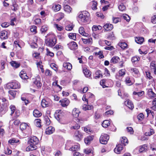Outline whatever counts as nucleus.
Instances as JSON below:
<instances>
[{"label": "nucleus", "mask_w": 156, "mask_h": 156, "mask_svg": "<svg viewBox=\"0 0 156 156\" xmlns=\"http://www.w3.org/2000/svg\"><path fill=\"white\" fill-rule=\"evenodd\" d=\"M83 43L86 44H91L92 43V40L91 38L87 39L82 38Z\"/></svg>", "instance_id": "nucleus-29"}, {"label": "nucleus", "mask_w": 156, "mask_h": 156, "mask_svg": "<svg viewBox=\"0 0 156 156\" xmlns=\"http://www.w3.org/2000/svg\"><path fill=\"white\" fill-rule=\"evenodd\" d=\"M54 25L58 30L61 31L63 30V27L60 25H59L57 24H54Z\"/></svg>", "instance_id": "nucleus-63"}, {"label": "nucleus", "mask_w": 156, "mask_h": 156, "mask_svg": "<svg viewBox=\"0 0 156 156\" xmlns=\"http://www.w3.org/2000/svg\"><path fill=\"white\" fill-rule=\"evenodd\" d=\"M109 138V136L107 134H102L100 138V141L102 144H107Z\"/></svg>", "instance_id": "nucleus-6"}, {"label": "nucleus", "mask_w": 156, "mask_h": 156, "mask_svg": "<svg viewBox=\"0 0 156 156\" xmlns=\"http://www.w3.org/2000/svg\"><path fill=\"white\" fill-rule=\"evenodd\" d=\"M58 15L59 18L58 19V20H60L63 19L64 16V14L62 12H60L58 14Z\"/></svg>", "instance_id": "nucleus-60"}, {"label": "nucleus", "mask_w": 156, "mask_h": 156, "mask_svg": "<svg viewBox=\"0 0 156 156\" xmlns=\"http://www.w3.org/2000/svg\"><path fill=\"white\" fill-rule=\"evenodd\" d=\"M79 33L82 35L87 36L88 34L86 33L84 30V29L83 27H80L79 28Z\"/></svg>", "instance_id": "nucleus-36"}, {"label": "nucleus", "mask_w": 156, "mask_h": 156, "mask_svg": "<svg viewBox=\"0 0 156 156\" xmlns=\"http://www.w3.org/2000/svg\"><path fill=\"white\" fill-rule=\"evenodd\" d=\"M83 72L85 76L87 77H90L91 75L90 71L85 67L83 68Z\"/></svg>", "instance_id": "nucleus-25"}, {"label": "nucleus", "mask_w": 156, "mask_h": 156, "mask_svg": "<svg viewBox=\"0 0 156 156\" xmlns=\"http://www.w3.org/2000/svg\"><path fill=\"white\" fill-rule=\"evenodd\" d=\"M74 137L77 141H80L83 138L82 133L78 131H76L74 133Z\"/></svg>", "instance_id": "nucleus-9"}, {"label": "nucleus", "mask_w": 156, "mask_h": 156, "mask_svg": "<svg viewBox=\"0 0 156 156\" xmlns=\"http://www.w3.org/2000/svg\"><path fill=\"white\" fill-rule=\"evenodd\" d=\"M6 87L8 89H15L20 88V84L17 81L13 82L8 83L6 86Z\"/></svg>", "instance_id": "nucleus-4"}, {"label": "nucleus", "mask_w": 156, "mask_h": 156, "mask_svg": "<svg viewBox=\"0 0 156 156\" xmlns=\"http://www.w3.org/2000/svg\"><path fill=\"white\" fill-rule=\"evenodd\" d=\"M19 75L20 77L23 80L27 79L28 78V77L27 76V74L23 71H21Z\"/></svg>", "instance_id": "nucleus-28"}, {"label": "nucleus", "mask_w": 156, "mask_h": 156, "mask_svg": "<svg viewBox=\"0 0 156 156\" xmlns=\"http://www.w3.org/2000/svg\"><path fill=\"white\" fill-rule=\"evenodd\" d=\"M59 102L61 103V106L63 107H67L70 103L69 100L66 98H64L60 100Z\"/></svg>", "instance_id": "nucleus-8"}, {"label": "nucleus", "mask_w": 156, "mask_h": 156, "mask_svg": "<svg viewBox=\"0 0 156 156\" xmlns=\"http://www.w3.org/2000/svg\"><path fill=\"white\" fill-rule=\"evenodd\" d=\"M9 93L12 98H14L16 97L17 92L15 90H11L9 91Z\"/></svg>", "instance_id": "nucleus-51"}, {"label": "nucleus", "mask_w": 156, "mask_h": 156, "mask_svg": "<svg viewBox=\"0 0 156 156\" xmlns=\"http://www.w3.org/2000/svg\"><path fill=\"white\" fill-rule=\"evenodd\" d=\"M108 38L111 40H113L115 39V36L113 32H111L109 33L108 36Z\"/></svg>", "instance_id": "nucleus-61"}, {"label": "nucleus", "mask_w": 156, "mask_h": 156, "mask_svg": "<svg viewBox=\"0 0 156 156\" xmlns=\"http://www.w3.org/2000/svg\"><path fill=\"white\" fill-rule=\"evenodd\" d=\"M11 65L15 68H17L20 66V62L16 61H12L10 62Z\"/></svg>", "instance_id": "nucleus-19"}, {"label": "nucleus", "mask_w": 156, "mask_h": 156, "mask_svg": "<svg viewBox=\"0 0 156 156\" xmlns=\"http://www.w3.org/2000/svg\"><path fill=\"white\" fill-rule=\"evenodd\" d=\"M41 104L43 107L45 108L48 106L49 103L46 100L43 99L41 101Z\"/></svg>", "instance_id": "nucleus-32"}, {"label": "nucleus", "mask_w": 156, "mask_h": 156, "mask_svg": "<svg viewBox=\"0 0 156 156\" xmlns=\"http://www.w3.org/2000/svg\"><path fill=\"white\" fill-rule=\"evenodd\" d=\"M125 82L129 86L132 85L134 83V81L130 80L129 77H126Z\"/></svg>", "instance_id": "nucleus-30"}, {"label": "nucleus", "mask_w": 156, "mask_h": 156, "mask_svg": "<svg viewBox=\"0 0 156 156\" xmlns=\"http://www.w3.org/2000/svg\"><path fill=\"white\" fill-rule=\"evenodd\" d=\"M121 17L126 20L127 21H129L130 20L129 16L126 14H123L121 16Z\"/></svg>", "instance_id": "nucleus-45"}, {"label": "nucleus", "mask_w": 156, "mask_h": 156, "mask_svg": "<svg viewBox=\"0 0 156 156\" xmlns=\"http://www.w3.org/2000/svg\"><path fill=\"white\" fill-rule=\"evenodd\" d=\"M119 45L122 49H124L127 48V44L125 42H123L119 43Z\"/></svg>", "instance_id": "nucleus-41"}, {"label": "nucleus", "mask_w": 156, "mask_h": 156, "mask_svg": "<svg viewBox=\"0 0 156 156\" xmlns=\"http://www.w3.org/2000/svg\"><path fill=\"white\" fill-rule=\"evenodd\" d=\"M69 37L74 40H76V34L75 33H70L69 34Z\"/></svg>", "instance_id": "nucleus-48"}, {"label": "nucleus", "mask_w": 156, "mask_h": 156, "mask_svg": "<svg viewBox=\"0 0 156 156\" xmlns=\"http://www.w3.org/2000/svg\"><path fill=\"white\" fill-rule=\"evenodd\" d=\"M144 91H142L139 92H136L134 91L133 92V94L134 95H137L139 97L143 96L144 94Z\"/></svg>", "instance_id": "nucleus-49"}, {"label": "nucleus", "mask_w": 156, "mask_h": 156, "mask_svg": "<svg viewBox=\"0 0 156 156\" xmlns=\"http://www.w3.org/2000/svg\"><path fill=\"white\" fill-rule=\"evenodd\" d=\"M147 95L149 98L151 99H153L156 97V94L154 93L152 91V89L148 90L147 93Z\"/></svg>", "instance_id": "nucleus-14"}, {"label": "nucleus", "mask_w": 156, "mask_h": 156, "mask_svg": "<svg viewBox=\"0 0 156 156\" xmlns=\"http://www.w3.org/2000/svg\"><path fill=\"white\" fill-rule=\"evenodd\" d=\"M120 59L118 56H114L112 57L111 60V62L113 63H117L120 61Z\"/></svg>", "instance_id": "nucleus-37"}, {"label": "nucleus", "mask_w": 156, "mask_h": 156, "mask_svg": "<svg viewBox=\"0 0 156 156\" xmlns=\"http://www.w3.org/2000/svg\"><path fill=\"white\" fill-rule=\"evenodd\" d=\"M89 13L87 11H84L79 13L77 20L80 23L83 24L89 20Z\"/></svg>", "instance_id": "nucleus-2"}, {"label": "nucleus", "mask_w": 156, "mask_h": 156, "mask_svg": "<svg viewBox=\"0 0 156 156\" xmlns=\"http://www.w3.org/2000/svg\"><path fill=\"white\" fill-rule=\"evenodd\" d=\"M147 149V146L145 144L140 146L138 148L136 149V150H138L139 152L140 153L145 151Z\"/></svg>", "instance_id": "nucleus-27"}, {"label": "nucleus", "mask_w": 156, "mask_h": 156, "mask_svg": "<svg viewBox=\"0 0 156 156\" xmlns=\"http://www.w3.org/2000/svg\"><path fill=\"white\" fill-rule=\"evenodd\" d=\"M80 113L79 109L76 108H74L72 112V115L75 117L77 118L79 116V114Z\"/></svg>", "instance_id": "nucleus-18"}, {"label": "nucleus", "mask_w": 156, "mask_h": 156, "mask_svg": "<svg viewBox=\"0 0 156 156\" xmlns=\"http://www.w3.org/2000/svg\"><path fill=\"white\" fill-rule=\"evenodd\" d=\"M8 143L11 145H13L14 144H19L20 142L18 139L16 138H12L9 140Z\"/></svg>", "instance_id": "nucleus-15"}, {"label": "nucleus", "mask_w": 156, "mask_h": 156, "mask_svg": "<svg viewBox=\"0 0 156 156\" xmlns=\"http://www.w3.org/2000/svg\"><path fill=\"white\" fill-rule=\"evenodd\" d=\"M130 72L133 75L136 76L139 74V72L138 69L136 68H133L130 69Z\"/></svg>", "instance_id": "nucleus-22"}, {"label": "nucleus", "mask_w": 156, "mask_h": 156, "mask_svg": "<svg viewBox=\"0 0 156 156\" xmlns=\"http://www.w3.org/2000/svg\"><path fill=\"white\" fill-rule=\"evenodd\" d=\"M110 124L109 121L107 120L103 121L102 124V126L104 128L107 127Z\"/></svg>", "instance_id": "nucleus-43"}, {"label": "nucleus", "mask_w": 156, "mask_h": 156, "mask_svg": "<svg viewBox=\"0 0 156 156\" xmlns=\"http://www.w3.org/2000/svg\"><path fill=\"white\" fill-rule=\"evenodd\" d=\"M54 128L50 126L46 128L45 133L47 134H50L54 132Z\"/></svg>", "instance_id": "nucleus-24"}, {"label": "nucleus", "mask_w": 156, "mask_h": 156, "mask_svg": "<svg viewBox=\"0 0 156 156\" xmlns=\"http://www.w3.org/2000/svg\"><path fill=\"white\" fill-rule=\"evenodd\" d=\"M154 133V132L153 129H150L149 132L145 133V135L146 136H150L153 134Z\"/></svg>", "instance_id": "nucleus-47"}, {"label": "nucleus", "mask_w": 156, "mask_h": 156, "mask_svg": "<svg viewBox=\"0 0 156 156\" xmlns=\"http://www.w3.org/2000/svg\"><path fill=\"white\" fill-rule=\"evenodd\" d=\"M94 53L96 56L99 55V57L100 58H103L104 57V56L102 54V52L101 51H99L98 52H95Z\"/></svg>", "instance_id": "nucleus-53"}, {"label": "nucleus", "mask_w": 156, "mask_h": 156, "mask_svg": "<svg viewBox=\"0 0 156 156\" xmlns=\"http://www.w3.org/2000/svg\"><path fill=\"white\" fill-rule=\"evenodd\" d=\"M122 148L123 147L122 145L121 144H118L116 145V147L114 150V151L115 153L119 154L120 153Z\"/></svg>", "instance_id": "nucleus-16"}, {"label": "nucleus", "mask_w": 156, "mask_h": 156, "mask_svg": "<svg viewBox=\"0 0 156 156\" xmlns=\"http://www.w3.org/2000/svg\"><path fill=\"white\" fill-rule=\"evenodd\" d=\"M120 144L122 145H126L128 144V140L126 137H123L120 139Z\"/></svg>", "instance_id": "nucleus-21"}, {"label": "nucleus", "mask_w": 156, "mask_h": 156, "mask_svg": "<svg viewBox=\"0 0 156 156\" xmlns=\"http://www.w3.org/2000/svg\"><path fill=\"white\" fill-rule=\"evenodd\" d=\"M109 81L111 80H102L100 81V84L103 88L108 87L107 86V83Z\"/></svg>", "instance_id": "nucleus-34"}, {"label": "nucleus", "mask_w": 156, "mask_h": 156, "mask_svg": "<svg viewBox=\"0 0 156 156\" xmlns=\"http://www.w3.org/2000/svg\"><path fill=\"white\" fill-rule=\"evenodd\" d=\"M44 120L45 122V124L47 125H48L50 124L51 122L50 120L47 116H46L44 117Z\"/></svg>", "instance_id": "nucleus-52"}, {"label": "nucleus", "mask_w": 156, "mask_h": 156, "mask_svg": "<svg viewBox=\"0 0 156 156\" xmlns=\"http://www.w3.org/2000/svg\"><path fill=\"white\" fill-rule=\"evenodd\" d=\"M80 147L79 144L74 145L73 147L70 148L69 150L73 151L78 150L80 148Z\"/></svg>", "instance_id": "nucleus-46"}, {"label": "nucleus", "mask_w": 156, "mask_h": 156, "mask_svg": "<svg viewBox=\"0 0 156 156\" xmlns=\"http://www.w3.org/2000/svg\"><path fill=\"white\" fill-rule=\"evenodd\" d=\"M156 68V64L155 63V62L152 61L151 63L150 68L151 69H153Z\"/></svg>", "instance_id": "nucleus-64"}, {"label": "nucleus", "mask_w": 156, "mask_h": 156, "mask_svg": "<svg viewBox=\"0 0 156 156\" xmlns=\"http://www.w3.org/2000/svg\"><path fill=\"white\" fill-rule=\"evenodd\" d=\"M92 105H87L86 104L83 105L82 106V109L84 111L90 110L92 108Z\"/></svg>", "instance_id": "nucleus-39"}, {"label": "nucleus", "mask_w": 156, "mask_h": 156, "mask_svg": "<svg viewBox=\"0 0 156 156\" xmlns=\"http://www.w3.org/2000/svg\"><path fill=\"white\" fill-rule=\"evenodd\" d=\"M37 28L35 26H31L30 28V30L32 32L35 34L37 32Z\"/></svg>", "instance_id": "nucleus-50"}, {"label": "nucleus", "mask_w": 156, "mask_h": 156, "mask_svg": "<svg viewBox=\"0 0 156 156\" xmlns=\"http://www.w3.org/2000/svg\"><path fill=\"white\" fill-rule=\"evenodd\" d=\"M40 79L39 76H37L36 78L33 79V85L37 87H41L42 85L40 81Z\"/></svg>", "instance_id": "nucleus-7"}, {"label": "nucleus", "mask_w": 156, "mask_h": 156, "mask_svg": "<svg viewBox=\"0 0 156 156\" xmlns=\"http://www.w3.org/2000/svg\"><path fill=\"white\" fill-rule=\"evenodd\" d=\"M92 8L93 10H96L97 9V2L95 1H93L92 2Z\"/></svg>", "instance_id": "nucleus-54"}, {"label": "nucleus", "mask_w": 156, "mask_h": 156, "mask_svg": "<svg viewBox=\"0 0 156 156\" xmlns=\"http://www.w3.org/2000/svg\"><path fill=\"white\" fill-rule=\"evenodd\" d=\"M126 70L125 69H121L119 71V76H123L125 74Z\"/></svg>", "instance_id": "nucleus-58"}, {"label": "nucleus", "mask_w": 156, "mask_h": 156, "mask_svg": "<svg viewBox=\"0 0 156 156\" xmlns=\"http://www.w3.org/2000/svg\"><path fill=\"white\" fill-rule=\"evenodd\" d=\"M113 28L112 24L109 23H106L103 26V28L106 31L110 30Z\"/></svg>", "instance_id": "nucleus-20"}, {"label": "nucleus", "mask_w": 156, "mask_h": 156, "mask_svg": "<svg viewBox=\"0 0 156 156\" xmlns=\"http://www.w3.org/2000/svg\"><path fill=\"white\" fill-rule=\"evenodd\" d=\"M135 41L137 44H141L144 42V38L141 37H136Z\"/></svg>", "instance_id": "nucleus-33"}, {"label": "nucleus", "mask_w": 156, "mask_h": 156, "mask_svg": "<svg viewBox=\"0 0 156 156\" xmlns=\"http://www.w3.org/2000/svg\"><path fill=\"white\" fill-rule=\"evenodd\" d=\"M119 9L121 11H123L126 9V7L123 3L120 4L119 6Z\"/></svg>", "instance_id": "nucleus-57"}, {"label": "nucleus", "mask_w": 156, "mask_h": 156, "mask_svg": "<svg viewBox=\"0 0 156 156\" xmlns=\"http://www.w3.org/2000/svg\"><path fill=\"white\" fill-rule=\"evenodd\" d=\"M37 67L38 70H41V72L43 73L44 72V69L43 68V66L42 65V62L41 61H39L37 63Z\"/></svg>", "instance_id": "nucleus-31"}, {"label": "nucleus", "mask_w": 156, "mask_h": 156, "mask_svg": "<svg viewBox=\"0 0 156 156\" xmlns=\"http://www.w3.org/2000/svg\"><path fill=\"white\" fill-rule=\"evenodd\" d=\"M9 108L11 111V113L10 114L11 115H12L15 112V113L17 116H19L20 113L19 112H18V111L16 110V107L14 105H11L10 106Z\"/></svg>", "instance_id": "nucleus-13"}, {"label": "nucleus", "mask_w": 156, "mask_h": 156, "mask_svg": "<svg viewBox=\"0 0 156 156\" xmlns=\"http://www.w3.org/2000/svg\"><path fill=\"white\" fill-rule=\"evenodd\" d=\"M68 45L69 48L71 50H75L77 48L78 45L74 41H73L69 43Z\"/></svg>", "instance_id": "nucleus-11"}, {"label": "nucleus", "mask_w": 156, "mask_h": 156, "mask_svg": "<svg viewBox=\"0 0 156 156\" xmlns=\"http://www.w3.org/2000/svg\"><path fill=\"white\" fill-rule=\"evenodd\" d=\"M48 27L47 25H44L42 26L41 29V31L42 32H46L48 30Z\"/></svg>", "instance_id": "nucleus-55"}, {"label": "nucleus", "mask_w": 156, "mask_h": 156, "mask_svg": "<svg viewBox=\"0 0 156 156\" xmlns=\"http://www.w3.org/2000/svg\"><path fill=\"white\" fill-rule=\"evenodd\" d=\"M94 137V136L93 135L87 136L84 139V141L86 144H89L91 141L93 140Z\"/></svg>", "instance_id": "nucleus-23"}, {"label": "nucleus", "mask_w": 156, "mask_h": 156, "mask_svg": "<svg viewBox=\"0 0 156 156\" xmlns=\"http://www.w3.org/2000/svg\"><path fill=\"white\" fill-rule=\"evenodd\" d=\"M28 126V125L27 123H23L20 125V129L21 130H23L25 129Z\"/></svg>", "instance_id": "nucleus-42"}, {"label": "nucleus", "mask_w": 156, "mask_h": 156, "mask_svg": "<svg viewBox=\"0 0 156 156\" xmlns=\"http://www.w3.org/2000/svg\"><path fill=\"white\" fill-rule=\"evenodd\" d=\"M8 33L6 31H2L0 33V38L2 39H6L8 37Z\"/></svg>", "instance_id": "nucleus-12"}, {"label": "nucleus", "mask_w": 156, "mask_h": 156, "mask_svg": "<svg viewBox=\"0 0 156 156\" xmlns=\"http://www.w3.org/2000/svg\"><path fill=\"white\" fill-rule=\"evenodd\" d=\"M39 142V139L37 137L35 136L31 137L28 142L29 145L26 148V151H29L36 150L37 148L36 145L38 144Z\"/></svg>", "instance_id": "nucleus-1"}, {"label": "nucleus", "mask_w": 156, "mask_h": 156, "mask_svg": "<svg viewBox=\"0 0 156 156\" xmlns=\"http://www.w3.org/2000/svg\"><path fill=\"white\" fill-rule=\"evenodd\" d=\"M112 20L114 23H116L120 21V19L118 17H113Z\"/></svg>", "instance_id": "nucleus-62"}, {"label": "nucleus", "mask_w": 156, "mask_h": 156, "mask_svg": "<svg viewBox=\"0 0 156 156\" xmlns=\"http://www.w3.org/2000/svg\"><path fill=\"white\" fill-rule=\"evenodd\" d=\"M96 76H94L95 79L99 78L100 77H102V75L100 70H98L95 73Z\"/></svg>", "instance_id": "nucleus-44"}, {"label": "nucleus", "mask_w": 156, "mask_h": 156, "mask_svg": "<svg viewBox=\"0 0 156 156\" xmlns=\"http://www.w3.org/2000/svg\"><path fill=\"white\" fill-rule=\"evenodd\" d=\"M41 120L39 119H37L34 121V123L36 126L38 127H40L41 125Z\"/></svg>", "instance_id": "nucleus-56"}, {"label": "nucleus", "mask_w": 156, "mask_h": 156, "mask_svg": "<svg viewBox=\"0 0 156 156\" xmlns=\"http://www.w3.org/2000/svg\"><path fill=\"white\" fill-rule=\"evenodd\" d=\"M33 56L36 59H38L40 58V54L35 52L33 54Z\"/></svg>", "instance_id": "nucleus-59"}, {"label": "nucleus", "mask_w": 156, "mask_h": 156, "mask_svg": "<svg viewBox=\"0 0 156 156\" xmlns=\"http://www.w3.org/2000/svg\"><path fill=\"white\" fill-rule=\"evenodd\" d=\"M125 104L130 109H132L134 108V105L132 102L129 99L126 100L125 102Z\"/></svg>", "instance_id": "nucleus-17"}, {"label": "nucleus", "mask_w": 156, "mask_h": 156, "mask_svg": "<svg viewBox=\"0 0 156 156\" xmlns=\"http://www.w3.org/2000/svg\"><path fill=\"white\" fill-rule=\"evenodd\" d=\"M61 8V6L60 5H55L53 7V9L54 11L55 12H58L59 11Z\"/></svg>", "instance_id": "nucleus-40"}, {"label": "nucleus", "mask_w": 156, "mask_h": 156, "mask_svg": "<svg viewBox=\"0 0 156 156\" xmlns=\"http://www.w3.org/2000/svg\"><path fill=\"white\" fill-rule=\"evenodd\" d=\"M67 2V0H65L64 2V10L65 12L67 13H70L71 12L72 9L70 6L66 4V2Z\"/></svg>", "instance_id": "nucleus-10"}, {"label": "nucleus", "mask_w": 156, "mask_h": 156, "mask_svg": "<svg viewBox=\"0 0 156 156\" xmlns=\"http://www.w3.org/2000/svg\"><path fill=\"white\" fill-rule=\"evenodd\" d=\"M63 66L64 68L69 70H70L72 69V65L69 62H64L63 63Z\"/></svg>", "instance_id": "nucleus-26"}, {"label": "nucleus", "mask_w": 156, "mask_h": 156, "mask_svg": "<svg viewBox=\"0 0 156 156\" xmlns=\"http://www.w3.org/2000/svg\"><path fill=\"white\" fill-rule=\"evenodd\" d=\"M57 40L55 35L53 34H50L45 41L46 45L50 47L54 46L56 43Z\"/></svg>", "instance_id": "nucleus-3"}, {"label": "nucleus", "mask_w": 156, "mask_h": 156, "mask_svg": "<svg viewBox=\"0 0 156 156\" xmlns=\"http://www.w3.org/2000/svg\"><path fill=\"white\" fill-rule=\"evenodd\" d=\"M33 115L36 117H39L42 115V113L37 109H35L33 111Z\"/></svg>", "instance_id": "nucleus-35"}, {"label": "nucleus", "mask_w": 156, "mask_h": 156, "mask_svg": "<svg viewBox=\"0 0 156 156\" xmlns=\"http://www.w3.org/2000/svg\"><path fill=\"white\" fill-rule=\"evenodd\" d=\"M83 152L84 153L86 154L93 153V149L92 148H87L84 149Z\"/></svg>", "instance_id": "nucleus-38"}, {"label": "nucleus", "mask_w": 156, "mask_h": 156, "mask_svg": "<svg viewBox=\"0 0 156 156\" xmlns=\"http://www.w3.org/2000/svg\"><path fill=\"white\" fill-rule=\"evenodd\" d=\"M65 111L61 110H57L55 112V116L57 120L59 121L62 117L65 115Z\"/></svg>", "instance_id": "nucleus-5"}]
</instances>
